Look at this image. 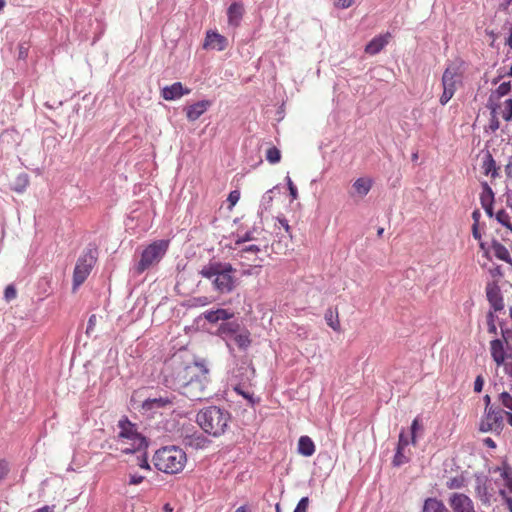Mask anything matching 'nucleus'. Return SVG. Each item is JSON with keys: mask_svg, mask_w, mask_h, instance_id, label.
Here are the masks:
<instances>
[{"mask_svg": "<svg viewBox=\"0 0 512 512\" xmlns=\"http://www.w3.org/2000/svg\"><path fill=\"white\" fill-rule=\"evenodd\" d=\"M237 270L229 262L210 260L199 274L211 281L212 288L219 294H230L238 285Z\"/></svg>", "mask_w": 512, "mask_h": 512, "instance_id": "1", "label": "nucleus"}, {"mask_svg": "<svg viewBox=\"0 0 512 512\" xmlns=\"http://www.w3.org/2000/svg\"><path fill=\"white\" fill-rule=\"evenodd\" d=\"M231 420V413L227 409L215 405L204 407L196 415V422L200 428L213 437L223 435Z\"/></svg>", "mask_w": 512, "mask_h": 512, "instance_id": "2", "label": "nucleus"}, {"mask_svg": "<svg viewBox=\"0 0 512 512\" xmlns=\"http://www.w3.org/2000/svg\"><path fill=\"white\" fill-rule=\"evenodd\" d=\"M206 364L204 361H194L185 363L178 358H173L164 370L165 385L173 390H181L188 381L197 377L202 367Z\"/></svg>", "mask_w": 512, "mask_h": 512, "instance_id": "3", "label": "nucleus"}, {"mask_svg": "<svg viewBox=\"0 0 512 512\" xmlns=\"http://www.w3.org/2000/svg\"><path fill=\"white\" fill-rule=\"evenodd\" d=\"M155 468L166 474L181 472L186 464V453L176 446H166L158 449L153 456Z\"/></svg>", "mask_w": 512, "mask_h": 512, "instance_id": "4", "label": "nucleus"}, {"mask_svg": "<svg viewBox=\"0 0 512 512\" xmlns=\"http://www.w3.org/2000/svg\"><path fill=\"white\" fill-rule=\"evenodd\" d=\"M169 247L168 240H156L149 244L141 253L140 260L131 269L133 276H139L154 265H157L165 256Z\"/></svg>", "mask_w": 512, "mask_h": 512, "instance_id": "5", "label": "nucleus"}, {"mask_svg": "<svg viewBox=\"0 0 512 512\" xmlns=\"http://www.w3.org/2000/svg\"><path fill=\"white\" fill-rule=\"evenodd\" d=\"M97 256L98 249L90 244L78 258L73 272L74 289L79 287L87 279L97 261Z\"/></svg>", "mask_w": 512, "mask_h": 512, "instance_id": "6", "label": "nucleus"}, {"mask_svg": "<svg viewBox=\"0 0 512 512\" xmlns=\"http://www.w3.org/2000/svg\"><path fill=\"white\" fill-rule=\"evenodd\" d=\"M209 369L205 365L201 372L197 373V377H193L191 381L183 386L180 393L192 401H201L207 398L206 387L208 384Z\"/></svg>", "mask_w": 512, "mask_h": 512, "instance_id": "7", "label": "nucleus"}, {"mask_svg": "<svg viewBox=\"0 0 512 512\" xmlns=\"http://www.w3.org/2000/svg\"><path fill=\"white\" fill-rule=\"evenodd\" d=\"M118 427L120 432L119 438L130 440L131 442H138V448H147L148 441L145 436L138 432L137 425L132 423L126 416H123L119 422Z\"/></svg>", "mask_w": 512, "mask_h": 512, "instance_id": "8", "label": "nucleus"}, {"mask_svg": "<svg viewBox=\"0 0 512 512\" xmlns=\"http://www.w3.org/2000/svg\"><path fill=\"white\" fill-rule=\"evenodd\" d=\"M486 297L493 309L498 312L504 309V300L499 285L495 282H489L486 286Z\"/></svg>", "mask_w": 512, "mask_h": 512, "instance_id": "9", "label": "nucleus"}, {"mask_svg": "<svg viewBox=\"0 0 512 512\" xmlns=\"http://www.w3.org/2000/svg\"><path fill=\"white\" fill-rule=\"evenodd\" d=\"M453 512H475L474 503L471 498L462 493H454L449 499Z\"/></svg>", "mask_w": 512, "mask_h": 512, "instance_id": "10", "label": "nucleus"}, {"mask_svg": "<svg viewBox=\"0 0 512 512\" xmlns=\"http://www.w3.org/2000/svg\"><path fill=\"white\" fill-rule=\"evenodd\" d=\"M461 82L460 68L454 64L448 65L442 75L441 83L443 88L452 91L457 90V83Z\"/></svg>", "mask_w": 512, "mask_h": 512, "instance_id": "11", "label": "nucleus"}, {"mask_svg": "<svg viewBox=\"0 0 512 512\" xmlns=\"http://www.w3.org/2000/svg\"><path fill=\"white\" fill-rule=\"evenodd\" d=\"M241 325L236 320H227L222 322L217 329L216 335L221 337L226 341V345L230 351L233 350L231 344L228 342V339H232L237 332H239Z\"/></svg>", "mask_w": 512, "mask_h": 512, "instance_id": "12", "label": "nucleus"}, {"mask_svg": "<svg viewBox=\"0 0 512 512\" xmlns=\"http://www.w3.org/2000/svg\"><path fill=\"white\" fill-rule=\"evenodd\" d=\"M175 396H159L154 398H147L142 403V408L145 411H156L161 408H166L173 405Z\"/></svg>", "mask_w": 512, "mask_h": 512, "instance_id": "13", "label": "nucleus"}, {"mask_svg": "<svg viewBox=\"0 0 512 512\" xmlns=\"http://www.w3.org/2000/svg\"><path fill=\"white\" fill-rule=\"evenodd\" d=\"M244 13V5L241 2H233L227 9L228 25L233 28L239 27Z\"/></svg>", "mask_w": 512, "mask_h": 512, "instance_id": "14", "label": "nucleus"}, {"mask_svg": "<svg viewBox=\"0 0 512 512\" xmlns=\"http://www.w3.org/2000/svg\"><path fill=\"white\" fill-rule=\"evenodd\" d=\"M203 47L206 49L223 51L227 47V39L218 32L208 31L205 37Z\"/></svg>", "mask_w": 512, "mask_h": 512, "instance_id": "15", "label": "nucleus"}, {"mask_svg": "<svg viewBox=\"0 0 512 512\" xmlns=\"http://www.w3.org/2000/svg\"><path fill=\"white\" fill-rule=\"evenodd\" d=\"M475 492L477 497L484 505H490L492 494L488 490V478L483 475H475Z\"/></svg>", "mask_w": 512, "mask_h": 512, "instance_id": "16", "label": "nucleus"}, {"mask_svg": "<svg viewBox=\"0 0 512 512\" xmlns=\"http://www.w3.org/2000/svg\"><path fill=\"white\" fill-rule=\"evenodd\" d=\"M211 101L201 100L186 107V117L190 122L199 119L211 106Z\"/></svg>", "mask_w": 512, "mask_h": 512, "instance_id": "17", "label": "nucleus"}, {"mask_svg": "<svg viewBox=\"0 0 512 512\" xmlns=\"http://www.w3.org/2000/svg\"><path fill=\"white\" fill-rule=\"evenodd\" d=\"M391 37L390 33L375 36L365 46V53L368 55L378 54L388 43Z\"/></svg>", "mask_w": 512, "mask_h": 512, "instance_id": "18", "label": "nucleus"}, {"mask_svg": "<svg viewBox=\"0 0 512 512\" xmlns=\"http://www.w3.org/2000/svg\"><path fill=\"white\" fill-rule=\"evenodd\" d=\"M190 89L184 88L181 82H175L170 86H165L162 89V97L167 101H172L181 98L183 95L189 94Z\"/></svg>", "mask_w": 512, "mask_h": 512, "instance_id": "19", "label": "nucleus"}, {"mask_svg": "<svg viewBox=\"0 0 512 512\" xmlns=\"http://www.w3.org/2000/svg\"><path fill=\"white\" fill-rule=\"evenodd\" d=\"M203 317L210 323H217L219 321L225 322L233 318V313L227 309L218 308L216 310L205 311Z\"/></svg>", "mask_w": 512, "mask_h": 512, "instance_id": "20", "label": "nucleus"}, {"mask_svg": "<svg viewBox=\"0 0 512 512\" xmlns=\"http://www.w3.org/2000/svg\"><path fill=\"white\" fill-rule=\"evenodd\" d=\"M491 357L495 363L500 366L505 362L506 354L504 350L503 341L500 339H494L490 342Z\"/></svg>", "mask_w": 512, "mask_h": 512, "instance_id": "21", "label": "nucleus"}, {"mask_svg": "<svg viewBox=\"0 0 512 512\" xmlns=\"http://www.w3.org/2000/svg\"><path fill=\"white\" fill-rule=\"evenodd\" d=\"M208 443H209V440L200 433L187 435L184 438L185 446L191 447L196 450L205 448Z\"/></svg>", "mask_w": 512, "mask_h": 512, "instance_id": "22", "label": "nucleus"}, {"mask_svg": "<svg viewBox=\"0 0 512 512\" xmlns=\"http://www.w3.org/2000/svg\"><path fill=\"white\" fill-rule=\"evenodd\" d=\"M486 420L495 424V430L503 426V411L495 407H485Z\"/></svg>", "mask_w": 512, "mask_h": 512, "instance_id": "23", "label": "nucleus"}, {"mask_svg": "<svg viewBox=\"0 0 512 512\" xmlns=\"http://www.w3.org/2000/svg\"><path fill=\"white\" fill-rule=\"evenodd\" d=\"M482 169L485 175H491L492 178L499 177V168L496 166V162L489 151L483 157Z\"/></svg>", "mask_w": 512, "mask_h": 512, "instance_id": "24", "label": "nucleus"}, {"mask_svg": "<svg viewBox=\"0 0 512 512\" xmlns=\"http://www.w3.org/2000/svg\"><path fill=\"white\" fill-rule=\"evenodd\" d=\"M232 339L238 348L243 351L247 350L252 342L250 338V332L244 327H241L239 332H237V334H235Z\"/></svg>", "mask_w": 512, "mask_h": 512, "instance_id": "25", "label": "nucleus"}, {"mask_svg": "<svg viewBox=\"0 0 512 512\" xmlns=\"http://www.w3.org/2000/svg\"><path fill=\"white\" fill-rule=\"evenodd\" d=\"M422 512H450L444 503L437 498H427L424 501Z\"/></svg>", "mask_w": 512, "mask_h": 512, "instance_id": "26", "label": "nucleus"}, {"mask_svg": "<svg viewBox=\"0 0 512 512\" xmlns=\"http://www.w3.org/2000/svg\"><path fill=\"white\" fill-rule=\"evenodd\" d=\"M491 246L494 251V255L498 259L512 265V258L510 256V253H509L508 249L503 244H501L498 240L493 239Z\"/></svg>", "mask_w": 512, "mask_h": 512, "instance_id": "27", "label": "nucleus"}, {"mask_svg": "<svg viewBox=\"0 0 512 512\" xmlns=\"http://www.w3.org/2000/svg\"><path fill=\"white\" fill-rule=\"evenodd\" d=\"M298 452L305 456H312L315 452V445L309 436H301L298 441Z\"/></svg>", "mask_w": 512, "mask_h": 512, "instance_id": "28", "label": "nucleus"}, {"mask_svg": "<svg viewBox=\"0 0 512 512\" xmlns=\"http://www.w3.org/2000/svg\"><path fill=\"white\" fill-rule=\"evenodd\" d=\"M372 184L373 182L370 178L361 177L355 180L352 187L359 196L364 197L371 190Z\"/></svg>", "mask_w": 512, "mask_h": 512, "instance_id": "29", "label": "nucleus"}, {"mask_svg": "<svg viewBox=\"0 0 512 512\" xmlns=\"http://www.w3.org/2000/svg\"><path fill=\"white\" fill-rule=\"evenodd\" d=\"M492 471L494 473H500L501 477L505 481V486L510 492H512V468L507 463H503L502 467L496 466Z\"/></svg>", "mask_w": 512, "mask_h": 512, "instance_id": "30", "label": "nucleus"}, {"mask_svg": "<svg viewBox=\"0 0 512 512\" xmlns=\"http://www.w3.org/2000/svg\"><path fill=\"white\" fill-rule=\"evenodd\" d=\"M482 192L480 194V203L481 206L494 204L495 195L492 188L488 185L487 182H482Z\"/></svg>", "mask_w": 512, "mask_h": 512, "instance_id": "31", "label": "nucleus"}, {"mask_svg": "<svg viewBox=\"0 0 512 512\" xmlns=\"http://www.w3.org/2000/svg\"><path fill=\"white\" fill-rule=\"evenodd\" d=\"M325 321L327 325L332 328L334 331L340 330V322L338 318L337 310H333L332 308H328L324 314Z\"/></svg>", "mask_w": 512, "mask_h": 512, "instance_id": "32", "label": "nucleus"}, {"mask_svg": "<svg viewBox=\"0 0 512 512\" xmlns=\"http://www.w3.org/2000/svg\"><path fill=\"white\" fill-rule=\"evenodd\" d=\"M29 184V176L27 173H20L12 186V190L17 193H23Z\"/></svg>", "mask_w": 512, "mask_h": 512, "instance_id": "33", "label": "nucleus"}, {"mask_svg": "<svg viewBox=\"0 0 512 512\" xmlns=\"http://www.w3.org/2000/svg\"><path fill=\"white\" fill-rule=\"evenodd\" d=\"M510 91H511V82L510 81L501 83L497 87V89L490 95L488 104H494L492 102L493 98L500 99V98L504 97L505 95H507Z\"/></svg>", "mask_w": 512, "mask_h": 512, "instance_id": "34", "label": "nucleus"}, {"mask_svg": "<svg viewBox=\"0 0 512 512\" xmlns=\"http://www.w3.org/2000/svg\"><path fill=\"white\" fill-rule=\"evenodd\" d=\"M487 107L491 109V119H490V123H489V128L492 132H495L500 127V122L496 115V113H497L496 111L499 108V105L498 104H488Z\"/></svg>", "mask_w": 512, "mask_h": 512, "instance_id": "35", "label": "nucleus"}, {"mask_svg": "<svg viewBox=\"0 0 512 512\" xmlns=\"http://www.w3.org/2000/svg\"><path fill=\"white\" fill-rule=\"evenodd\" d=\"M278 189V186H274L272 189L266 191L264 195L262 196L261 203H260V209L262 211L268 210L271 206V203L273 201V195L272 193L274 190Z\"/></svg>", "mask_w": 512, "mask_h": 512, "instance_id": "36", "label": "nucleus"}, {"mask_svg": "<svg viewBox=\"0 0 512 512\" xmlns=\"http://www.w3.org/2000/svg\"><path fill=\"white\" fill-rule=\"evenodd\" d=\"M266 160L268 162H270L271 164H276V163L280 162V160H281L280 150L275 146L268 148L266 151Z\"/></svg>", "mask_w": 512, "mask_h": 512, "instance_id": "37", "label": "nucleus"}, {"mask_svg": "<svg viewBox=\"0 0 512 512\" xmlns=\"http://www.w3.org/2000/svg\"><path fill=\"white\" fill-rule=\"evenodd\" d=\"M235 237V247L243 244L244 242L252 241L255 239L254 230H249L245 232L243 235H233Z\"/></svg>", "mask_w": 512, "mask_h": 512, "instance_id": "38", "label": "nucleus"}, {"mask_svg": "<svg viewBox=\"0 0 512 512\" xmlns=\"http://www.w3.org/2000/svg\"><path fill=\"white\" fill-rule=\"evenodd\" d=\"M404 449H400L396 447V452L393 458V465L399 467L409 461L408 457H406L403 453Z\"/></svg>", "mask_w": 512, "mask_h": 512, "instance_id": "39", "label": "nucleus"}, {"mask_svg": "<svg viewBox=\"0 0 512 512\" xmlns=\"http://www.w3.org/2000/svg\"><path fill=\"white\" fill-rule=\"evenodd\" d=\"M234 391L237 394L243 396L245 399H247L252 406L255 404L256 400L254 398V395L252 393H250V392L244 391L243 388H242L241 383H237L234 386Z\"/></svg>", "mask_w": 512, "mask_h": 512, "instance_id": "40", "label": "nucleus"}, {"mask_svg": "<svg viewBox=\"0 0 512 512\" xmlns=\"http://www.w3.org/2000/svg\"><path fill=\"white\" fill-rule=\"evenodd\" d=\"M495 318H496V316L494 315L493 311H489L487 313V330H488V333H490V334H497Z\"/></svg>", "mask_w": 512, "mask_h": 512, "instance_id": "41", "label": "nucleus"}, {"mask_svg": "<svg viewBox=\"0 0 512 512\" xmlns=\"http://www.w3.org/2000/svg\"><path fill=\"white\" fill-rule=\"evenodd\" d=\"M503 119L507 122L512 121V98L505 100L504 102Z\"/></svg>", "mask_w": 512, "mask_h": 512, "instance_id": "42", "label": "nucleus"}, {"mask_svg": "<svg viewBox=\"0 0 512 512\" xmlns=\"http://www.w3.org/2000/svg\"><path fill=\"white\" fill-rule=\"evenodd\" d=\"M495 218H496L497 222L500 223L502 226H508L507 224H508V221L510 220V216L504 209L499 210L495 214Z\"/></svg>", "mask_w": 512, "mask_h": 512, "instance_id": "43", "label": "nucleus"}, {"mask_svg": "<svg viewBox=\"0 0 512 512\" xmlns=\"http://www.w3.org/2000/svg\"><path fill=\"white\" fill-rule=\"evenodd\" d=\"M285 180H286V183H287V187H288V190H289V194L291 196V199L292 200H296L298 198V190H297V187L294 185L293 181L291 180L290 176L287 175L285 177Z\"/></svg>", "mask_w": 512, "mask_h": 512, "instance_id": "44", "label": "nucleus"}, {"mask_svg": "<svg viewBox=\"0 0 512 512\" xmlns=\"http://www.w3.org/2000/svg\"><path fill=\"white\" fill-rule=\"evenodd\" d=\"M499 400L502 405L512 411V396L504 391L499 395Z\"/></svg>", "mask_w": 512, "mask_h": 512, "instance_id": "45", "label": "nucleus"}, {"mask_svg": "<svg viewBox=\"0 0 512 512\" xmlns=\"http://www.w3.org/2000/svg\"><path fill=\"white\" fill-rule=\"evenodd\" d=\"M144 452L142 453V455L138 456L137 457V465L142 468V469H146V470H151V466L148 462V456H147V453L145 450H143Z\"/></svg>", "mask_w": 512, "mask_h": 512, "instance_id": "46", "label": "nucleus"}, {"mask_svg": "<svg viewBox=\"0 0 512 512\" xmlns=\"http://www.w3.org/2000/svg\"><path fill=\"white\" fill-rule=\"evenodd\" d=\"M260 250H261L260 247L257 246V245H254V244L253 245H249V246H246V247H244L243 249H241L239 251V256L241 258H246V256H245L246 254H248V253L256 254V253L260 252Z\"/></svg>", "mask_w": 512, "mask_h": 512, "instance_id": "47", "label": "nucleus"}, {"mask_svg": "<svg viewBox=\"0 0 512 512\" xmlns=\"http://www.w3.org/2000/svg\"><path fill=\"white\" fill-rule=\"evenodd\" d=\"M454 94H455V91L443 88V93L439 99L440 104L443 106L446 105L450 101V99L454 96Z\"/></svg>", "mask_w": 512, "mask_h": 512, "instance_id": "48", "label": "nucleus"}, {"mask_svg": "<svg viewBox=\"0 0 512 512\" xmlns=\"http://www.w3.org/2000/svg\"><path fill=\"white\" fill-rule=\"evenodd\" d=\"M454 94H455V91L443 88V93L439 99L440 104L443 106L446 105L450 101V99L454 96Z\"/></svg>", "mask_w": 512, "mask_h": 512, "instance_id": "49", "label": "nucleus"}, {"mask_svg": "<svg viewBox=\"0 0 512 512\" xmlns=\"http://www.w3.org/2000/svg\"><path fill=\"white\" fill-rule=\"evenodd\" d=\"M309 505V498L308 497H302L297 506L294 509V512H307Z\"/></svg>", "mask_w": 512, "mask_h": 512, "instance_id": "50", "label": "nucleus"}, {"mask_svg": "<svg viewBox=\"0 0 512 512\" xmlns=\"http://www.w3.org/2000/svg\"><path fill=\"white\" fill-rule=\"evenodd\" d=\"M10 469L9 464L6 460L0 459V482L5 479V477L8 475Z\"/></svg>", "mask_w": 512, "mask_h": 512, "instance_id": "51", "label": "nucleus"}, {"mask_svg": "<svg viewBox=\"0 0 512 512\" xmlns=\"http://www.w3.org/2000/svg\"><path fill=\"white\" fill-rule=\"evenodd\" d=\"M240 199V192L238 190H233L229 193L227 201L230 204V207H233L236 205V203Z\"/></svg>", "mask_w": 512, "mask_h": 512, "instance_id": "52", "label": "nucleus"}, {"mask_svg": "<svg viewBox=\"0 0 512 512\" xmlns=\"http://www.w3.org/2000/svg\"><path fill=\"white\" fill-rule=\"evenodd\" d=\"M447 487L449 489H459L463 486V480L457 477L451 478L447 481Z\"/></svg>", "mask_w": 512, "mask_h": 512, "instance_id": "53", "label": "nucleus"}, {"mask_svg": "<svg viewBox=\"0 0 512 512\" xmlns=\"http://www.w3.org/2000/svg\"><path fill=\"white\" fill-rule=\"evenodd\" d=\"M96 321H97L96 315L92 314L88 319V323H87V327H86L87 336H90L92 334V332L94 331Z\"/></svg>", "mask_w": 512, "mask_h": 512, "instance_id": "54", "label": "nucleus"}, {"mask_svg": "<svg viewBox=\"0 0 512 512\" xmlns=\"http://www.w3.org/2000/svg\"><path fill=\"white\" fill-rule=\"evenodd\" d=\"M16 289L13 285H8L4 291V297L7 301H10L16 297Z\"/></svg>", "mask_w": 512, "mask_h": 512, "instance_id": "55", "label": "nucleus"}, {"mask_svg": "<svg viewBox=\"0 0 512 512\" xmlns=\"http://www.w3.org/2000/svg\"><path fill=\"white\" fill-rule=\"evenodd\" d=\"M251 373V375H254L255 371L253 368H250L248 366H240L239 368H237V370L234 372V375L233 377L235 378H239L240 376L244 375V373H247L249 372Z\"/></svg>", "mask_w": 512, "mask_h": 512, "instance_id": "56", "label": "nucleus"}, {"mask_svg": "<svg viewBox=\"0 0 512 512\" xmlns=\"http://www.w3.org/2000/svg\"><path fill=\"white\" fill-rule=\"evenodd\" d=\"M408 445H409V439L405 435L404 430H402L401 433L399 434V440H398L397 447L400 449H405V447H407Z\"/></svg>", "mask_w": 512, "mask_h": 512, "instance_id": "57", "label": "nucleus"}, {"mask_svg": "<svg viewBox=\"0 0 512 512\" xmlns=\"http://www.w3.org/2000/svg\"><path fill=\"white\" fill-rule=\"evenodd\" d=\"M420 427V424H419V419L418 418H415L413 421H412V424H411V442L413 444L416 443V431L419 429Z\"/></svg>", "mask_w": 512, "mask_h": 512, "instance_id": "58", "label": "nucleus"}, {"mask_svg": "<svg viewBox=\"0 0 512 512\" xmlns=\"http://www.w3.org/2000/svg\"><path fill=\"white\" fill-rule=\"evenodd\" d=\"M147 448H138V442H131V447L125 448L122 450L124 454H134L136 452H141L142 450H146Z\"/></svg>", "mask_w": 512, "mask_h": 512, "instance_id": "59", "label": "nucleus"}, {"mask_svg": "<svg viewBox=\"0 0 512 512\" xmlns=\"http://www.w3.org/2000/svg\"><path fill=\"white\" fill-rule=\"evenodd\" d=\"M145 477L139 474H130L129 485H138L144 481Z\"/></svg>", "mask_w": 512, "mask_h": 512, "instance_id": "60", "label": "nucleus"}, {"mask_svg": "<svg viewBox=\"0 0 512 512\" xmlns=\"http://www.w3.org/2000/svg\"><path fill=\"white\" fill-rule=\"evenodd\" d=\"M484 386V379L481 375H478L474 381V391L480 393Z\"/></svg>", "mask_w": 512, "mask_h": 512, "instance_id": "61", "label": "nucleus"}, {"mask_svg": "<svg viewBox=\"0 0 512 512\" xmlns=\"http://www.w3.org/2000/svg\"><path fill=\"white\" fill-rule=\"evenodd\" d=\"M354 3V0H335V5L341 9H347Z\"/></svg>", "mask_w": 512, "mask_h": 512, "instance_id": "62", "label": "nucleus"}, {"mask_svg": "<svg viewBox=\"0 0 512 512\" xmlns=\"http://www.w3.org/2000/svg\"><path fill=\"white\" fill-rule=\"evenodd\" d=\"M480 430L482 432H488V431H491V430H495V424L489 422L488 420L484 423L481 424L480 426Z\"/></svg>", "mask_w": 512, "mask_h": 512, "instance_id": "63", "label": "nucleus"}, {"mask_svg": "<svg viewBox=\"0 0 512 512\" xmlns=\"http://www.w3.org/2000/svg\"><path fill=\"white\" fill-rule=\"evenodd\" d=\"M54 508L55 506L54 505H45L39 509H36L34 512H54Z\"/></svg>", "mask_w": 512, "mask_h": 512, "instance_id": "64", "label": "nucleus"}]
</instances>
